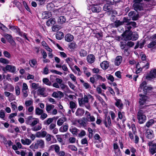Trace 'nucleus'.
<instances>
[{
    "label": "nucleus",
    "instance_id": "nucleus-49",
    "mask_svg": "<svg viewBox=\"0 0 156 156\" xmlns=\"http://www.w3.org/2000/svg\"><path fill=\"white\" fill-rule=\"evenodd\" d=\"M70 108L72 109L76 108V102L71 101L69 103Z\"/></svg>",
    "mask_w": 156,
    "mask_h": 156
},
{
    "label": "nucleus",
    "instance_id": "nucleus-1",
    "mask_svg": "<svg viewBox=\"0 0 156 156\" xmlns=\"http://www.w3.org/2000/svg\"><path fill=\"white\" fill-rule=\"evenodd\" d=\"M89 99H91V101H93L94 99L93 97L90 94L87 95H85L83 97L80 99H78L79 105L82 107H85L87 109L90 110V106L89 103Z\"/></svg>",
    "mask_w": 156,
    "mask_h": 156
},
{
    "label": "nucleus",
    "instance_id": "nucleus-32",
    "mask_svg": "<svg viewBox=\"0 0 156 156\" xmlns=\"http://www.w3.org/2000/svg\"><path fill=\"white\" fill-rule=\"evenodd\" d=\"M54 105H47L46 106V110L47 112L49 114L51 113V110L54 108Z\"/></svg>",
    "mask_w": 156,
    "mask_h": 156
},
{
    "label": "nucleus",
    "instance_id": "nucleus-38",
    "mask_svg": "<svg viewBox=\"0 0 156 156\" xmlns=\"http://www.w3.org/2000/svg\"><path fill=\"white\" fill-rule=\"evenodd\" d=\"M53 118H49L44 121V124L45 125L48 126L53 121Z\"/></svg>",
    "mask_w": 156,
    "mask_h": 156
},
{
    "label": "nucleus",
    "instance_id": "nucleus-39",
    "mask_svg": "<svg viewBox=\"0 0 156 156\" xmlns=\"http://www.w3.org/2000/svg\"><path fill=\"white\" fill-rule=\"evenodd\" d=\"M88 131L89 132V137L91 138L93 136V134L96 132V130L95 129H91L90 127L88 128Z\"/></svg>",
    "mask_w": 156,
    "mask_h": 156
},
{
    "label": "nucleus",
    "instance_id": "nucleus-6",
    "mask_svg": "<svg viewBox=\"0 0 156 156\" xmlns=\"http://www.w3.org/2000/svg\"><path fill=\"white\" fill-rule=\"evenodd\" d=\"M136 23L135 22H131L130 23H126L125 26V31H128V32L131 31L130 30L132 28L131 26L133 27H136Z\"/></svg>",
    "mask_w": 156,
    "mask_h": 156
},
{
    "label": "nucleus",
    "instance_id": "nucleus-13",
    "mask_svg": "<svg viewBox=\"0 0 156 156\" xmlns=\"http://www.w3.org/2000/svg\"><path fill=\"white\" fill-rule=\"evenodd\" d=\"M116 102L115 103V105L117 106L121 110L123 108V104L122 103V101L119 99H116Z\"/></svg>",
    "mask_w": 156,
    "mask_h": 156
},
{
    "label": "nucleus",
    "instance_id": "nucleus-27",
    "mask_svg": "<svg viewBox=\"0 0 156 156\" xmlns=\"http://www.w3.org/2000/svg\"><path fill=\"white\" fill-rule=\"evenodd\" d=\"M35 145H37L40 148H43L44 147V141L42 140H37V143Z\"/></svg>",
    "mask_w": 156,
    "mask_h": 156
},
{
    "label": "nucleus",
    "instance_id": "nucleus-20",
    "mask_svg": "<svg viewBox=\"0 0 156 156\" xmlns=\"http://www.w3.org/2000/svg\"><path fill=\"white\" fill-rule=\"evenodd\" d=\"M146 135L147 138L151 139L154 137L153 131L150 129H147L146 132Z\"/></svg>",
    "mask_w": 156,
    "mask_h": 156
},
{
    "label": "nucleus",
    "instance_id": "nucleus-52",
    "mask_svg": "<svg viewBox=\"0 0 156 156\" xmlns=\"http://www.w3.org/2000/svg\"><path fill=\"white\" fill-rule=\"evenodd\" d=\"M0 29L6 32L8 30V29L5 26L0 23Z\"/></svg>",
    "mask_w": 156,
    "mask_h": 156
},
{
    "label": "nucleus",
    "instance_id": "nucleus-46",
    "mask_svg": "<svg viewBox=\"0 0 156 156\" xmlns=\"http://www.w3.org/2000/svg\"><path fill=\"white\" fill-rule=\"evenodd\" d=\"M70 131L73 134L75 135H77L78 132V130L75 127H71V128L70 129Z\"/></svg>",
    "mask_w": 156,
    "mask_h": 156
},
{
    "label": "nucleus",
    "instance_id": "nucleus-60",
    "mask_svg": "<svg viewBox=\"0 0 156 156\" xmlns=\"http://www.w3.org/2000/svg\"><path fill=\"white\" fill-rule=\"evenodd\" d=\"M5 116V114L4 111L3 110L0 111V118L4 119Z\"/></svg>",
    "mask_w": 156,
    "mask_h": 156
},
{
    "label": "nucleus",
    "instance_id": "nucleus-58",
    "mask_svg": "<svg viewBox=\"0 0 156 156\" xmlns=\"http://www.w3.org/2000/svg\"><path fill=\"white\" fill-rule=\"evenodd\" d=\"M106 77L107 79L110 80L111 82H112L114 81V79L113 76L109 74L106 75Z\"/></svg>",
    "mask_w": 156,
    "mask_h": 156
},
{
    "label": "nucleus",
    "instance_id": "nucleus-14",
    "mask_svg": "<svg viewBox=\"0 0 156 156\" xmlns=\"http://www.w3.org/2000/svg\"><path fill=\"white\" fill-rule=\"evenodd\" d=\"M140 97L139 100L140 104L141 105H144L147 101V97L146 96L141 94H140Z\"/></svg>",
    "mask_w": 156,
    "mask_h": 156
},
{
    "label": "nucleus",
    "instance_id": "nucleus-45",
    "mask_svg": "<svg viewBox=\"0 0 156 156\" xmlns=\"http://www.w3.org/2000/svg\"><path fill=\"white\" fill-rule=\"evenodd\" d=\"M61 29V27L58 25H56L53 26L52 27V30L53 31L56 32Z\"/></svg>",
    "mask_w": 156,
    "mask_h": 156
},
{
    "label": "nucleus",
    "instance_id": "nucleus-64",
    "mask_svg": "<svg viewBox=\"0 0 156 156\" xmlns=\"http://www.w3.org/2000/svg\"><path fill=\"white\" fill-rule=\"evenodd\" d=\"M47 117L48 115L46 113H43L41 115L40 119L42 120H44L47 118Z\"/></svg>",
    "mask_w": 156,
    "mask_h": 156
},
{
    "label": "nucleus",
    "instance_id": "nucleus-17",
    "mask_svg": "<svg viewBox=\"0 0 156 156\" xmlns=\"http://www.w3.org/2000/svg\"><path fill=\"white\" fill-rule=\"evenodd\" d=\"M85 115L87 119L91 122H94L95 120V118L93 115H91L90 113L87 111H86Z\"/></svg>",
    "mask_w": 156,
    "mask_h": 156
},
{
    "label": "nucleus",
    "instance_id": "nucleus-10",
    "mask_svg": "<svg viewBox=\"0 0 156 156\" xmlns=\"http://www.w3.org/2000/svg\"><path fill=\"white\" fill-rule=\"evenodd\" d=\"M5 69V70L12 73L15 72L16 70V68L15 66L9 65H6Z\"/></svg>",
    "mask_w": 156,
    "mask_h": 156
},
{
    "label": "nucleus",
    "instance_id": "nucleus-7",
    "mask_svg": "<svg viewBox=\"0 0 156 156\" xmlns=\"http://www.w3.org/2000/svg\"><path fill=\"white\" fill-rule=\"evenodd\" d=\"M143 89V90L145 92H147L149 90H151L152 88L150 87H147L146 86V83L145 81H143L140 84L139 90L140 89Z\"/></svg>",
    "mask_w": 156,
    "mask_h": 156
},
{
    "label": "nucleus",
    "instance_id": "nucleus-11",
    "mask_svg": "<svg viewBox=\"0 0 156 156\" xmlns=\"http://www.w3.org/2000/svg\"><path fill=\"white\" fill-rule=\"evenodd\" d=\"M87 1L90 6L94 5L101 4V0H87Z\"/></svg>",
    "mask_w": 156,
    "mask_h": 156
},
{
    "label": "nucleus",
    "instance_id": "nucleus-50",
    "mask_svg": "<svg viewBox=\"0 0 156 156\" xmlns=\"http://www.w3.org/2000/svg\"><path fill=\"white\" fill-rule=\"evenodd\" d=\"M29 63L30 66L32 67H34L36 64L37 62L36 60L34 59L30 60Z\"/></svg>",
    "mask_w": 156,
    "mask_h": 156
},
{
    "label": "nucleus",
    "instance_id": "nucleus-62",
    "mask_svg": "<svg viewBox=\"0 0 156 156\" xmlns=\"http://www.w3.org/2000/svg\"><path fill=\"white\" fill-rule=\"evenodd\" d=\"M120 46L121 49H124L126 46V44L125 42H123L122 41H120Z\"/></svg>",
    "mask_w": 156,
    "mask_h": 156
},
{
    "label": "nucleus",
    "instance_id": "nucleus-8",
    "mask_svg": "<svg viewBox=\"0 0 156 156\" xmlns=\"http://www.w3.org/2000/svg\"><path fill=\"white\" fill-rule=\"evenodd\" d=\"M156 77V69L152 70L151 71L150 74L146 76V79L150 80Z\"/></svg>",
    "mask_w": 156,
    "mask_h": 156
},
{
    "label": "nucleus",
    "instance_id": "nucleus-30",
    "mask_svg": "<svg viewBox=\"0 0 156 156\" xmlns=\"http://www.w3.org/2000/svg\"><path fill=\"white\" fill-rule=\"evenodd\" d=\"M33 117L32 116H30L27 118H25V122L27 124H28L30 126L31 125L33 120Z\"/></svg>",
    "mask_w": 156,
    "mask_h": 156
},
{
    "label": "nucleus",
    "instance_id": "nucleus-61",
    "mask_svg": "<svg viewBox=\"0 0 156 156\" xmlns=\"http://www.w3.org/2000/svg\"><path fill=\"white\" fill-rule=\"evenodd\" d=\"M156 44L155 41H153L151 43L148 44L147 47L149 48H151L154 47Z\"/></svg>",
    "mask_w": 156,
    "mask_h": 156
},
{
    "label": "nucleus",
    "instance_id": "nucleus-47",
    "mask_svg": "<svg viewBox=\"0 0 156 156\" xmlns=\"http://www.w3.org/2000/svg\"><path fill=\"white\" fill-rule=\"evenodd\" d=\"M54 5L52 3H49L47 5V8L49 10H53Z\"/></svg>",
    "mask_w": 156,
    "mask_h": 156
},
{
    "label": "nucleus",
    "instance_id": "nucleus-26",
    "mask_svg": "<svg viewBox=\"0 0 156 156\" xmlns=\"http://www.w3.org/2000/svg\"><path fill=\"white\" fill-rule=\"evenodd\" d=\"M50 148L51 149L54 150L56 153H58L60 151V147L57 144L53 145L50 146Z\"/></svg>",
    "mask_w": 156,
    "mask_h": 156
},
{
    "label": "nucleus",
    "instance_id": "nucleus-12",
    "mask_svg": "<svg viewBox=\"0 0 156 156\" xmlns=\"http://www.w3.org/2000/svg\"><path fill=\"white\" fill-rule=\"evenodd\" d=\"M87 62L91 64L94 62L95 59V56L92 54L88 55L87 58Z\"/></svg>",
    "mask_w": 156,
    "mask_h": 156
},
{
    "label": "nucleus",
    "instance_id": "nucleus-35",
    "mask_svg": "<svg viewBox=\"0 0 156 156\" xmlns=\"http://www.w3.org/2000/svg\"><path fill=\"white\" fill-rule=\"evenodd\" d=\"M55 23V18H50L46 22V24L48 26H49L50 24H54Z\"/></svg>",
    "mask_w": 156,
    "mask_h": 156
},
{
    "label": "nucleus",
    "instance_id": "nucleus-5",
    "mask_svg": "<svg viewBox=\"0 0 156 156\" xmlns=\"http://www.w3.org/2000/svg\"><path fill=\"white\" fill-rule=\"evenodd\" d=\"M11 29L14 31V32L17 33L20 35L23 36V37L25 38L27 40H28L26 35L25 34L22 33L20 31V29L17 27H11Z\"/></svg>",
    "mask_w": 156,
    "mask_h": 156
},
{
    "label": "nucleus",
    "instance_id": "nucleus-36",
    "mask_svg": "<svg viewBox=\"0 0 156 156\" xmlns=\"http://www.w3.org/2000/svg\"><path fill=\"white\" fill-rule=\"evenodd\" d=\"M43 17L45 19H48L50 17L51 14L50 12H45L42 13Z\"/></svg>",
    "mask_w": 156,
    "mask_h": 156
},
{
    "label": "nucleus",
    "instance_id": "nucleus-29",
    "mask_svg": "<svg viewBox=\"0 0 156 156\" xmlns=\"http://www.w3.org/2000/svg\"><path fill=\"white\" fill-rule=\"evenodd\" d=\"M46 132L44 131H41V132H37L36 134L37 137H44L46 135Z\"/></svg>",
    "mask_w": 156,
    "mask_h": 156
},
{
    "label": "nucleus",
    "instance_id": "nucleus-3",
    "mask_svg": "<svg viewBox=\"0 0 156 156\" xmlns=\"http://www.w3.org/2000/svg\"><path fill=\"white\" fill-rule=\"evenodd\" d=\"M145 112L143 110H140L137 113V119L138 122L140 124L144 123L146 120V114Z\"/></svg>",
    "mask_w": 156,
    "mask_h": 156
},
{
    "label": "nucleus",
    "instance_id": "nucleus-21",
    "mask_svg": "<svg viewBox=\"0 0 156 156\" xmlns=\"http://www.w3.org/2000/svg\"><path fill=\"white\" fill-rule=\"evenodd\" d=\"M21 142L22 144L25 145H29L32 142V141L30 140L27 138L25 139H21Z\"/></svg>",
    "mask_w": 156,
    "mask_h": 156
},
{
    "label": "nucleus",
    "instance_id": "nucleus-53",
    "mask_svg": "<svg viewBox=\"0 0 156 156\" xmlns=\"http://www.w3.org/2000/svg\"><path fill=\"white\" fill-rule=\"evenodd\" d=\"M96 90L98 94H101V95L106 98V96L105 94L104 93H102V90L100 87H97L96 88Z\"/></svg>",
    "mask_w": 156,
    "mask_h": 156
},
{
    "label": "nucleus",
    "instance_id": "nucleus-28",
    "mask_svg": "<svg viewBox=\"0 0 156 156\" xmlns=\"http://www.w3.org/2000/svg\"><path fill=\"white\" fill-rule=\"evenodd\" d=\"M84 113V110L81 108H78L77 109L75 114L76 116H81L83 115Z\"/></svg>",
    "mask_w": 156,
    "mask_h": 156
},
{
    "label": "nucleus",
    "instance_id": "nucleus-22",
    "mask_svg": "<svg viewBox=\"0 0 156 156\" xmlns=\"http://www.w3.org/2000/svg\"><path fill=\"white\" fill-rule=\"evenodd\" d=\"M65 39L66 41L69 42L72 41L73 40L74 37L73 35L70 34H68L65 36Z\"/></svg>",
    "mask_w": 156,
    "mask_h": 156
},
{
    "label": "nucleus",
    "instance_id": "nucleus-41",
    "mask_svg": "<svg viewBox=\"0 0 156 156\" xmlns=\"http://www.w3.org/2000/svg\"><path fill=\"white\" fill-rule=\"evenodd\" d=\"M39 122V119L38 118H33L32 120V122L31 124V126H34L38 123Z\"/></svg>",
    "mask_w": 156,
    "mask_h": 156
},
{
    "label": "nucleus",
    "instance_id": "nucleus-59",
    "mask_svg": "<svg viewBox=\"0 0 156 156\" xmlns=\"http://www.w3.org/2000/svg\"><path fill=\"white\" fill-rule=\"evenodd\" d=\"M16 94V95L18 96L20 94V88L18 86L15 87Z\"/></svg>",
    "mask_w": 156,
    "mask_h": 156
},
{
    "label": "nucleus",
    "instance_id": "nucleus-42",
    "mask_svg": "<svg viewBox=\"0 0 156 156\" xmlns=\"http://www.w3.org/2000/svg\"><path fill=\"white\" fill-rule=\"evenodd\" d=\"M80 56L82 57H85L87 55V52L85 50L81 49L79 52Z\"/></svg>",
    "mask_w": 156,
    "mask_h": 156
},
{
    "label": "nucleus",
    "instance_id": "nucleus-25",
    "mask_svg": "<svg viewBox=\"0 0 156 156\" xmlns=\"http://www.w3.org/2000/svg\"><path fill=\"white\" fill-rule=\"evenodd\" d=\"M66 120V119L65 117H61L57 120V124L59 126H61Z\"/></svg>",
    "mask_w": 156,
    "mask_h": 156
},
{
    "label": "nucleus",
    "instance_id": "nucleus-63",
    "mask_svg": "<svg viewBox=\"0 0 156 156\" xmlns=\"http://www.w3.org/2000/svg\"><path fill=\"white\" fill-rule=\"evenodd\" d=\"M49 73V70L48 66H46L43 69V73L45 75L48 74Z\"/></svg>",
    "mask_w": 156,
    "mask_h": 156
},
{
    "label": "nucleus",
    "instance_id": "nucleus-54",
    "mask_svg": "<svg viewBox=\"0 0 156 156\" xmlns=\"http://www.w3.org/2000/svg\"><path fill=\"white\" fill-rule=\"evenodd\" d=\"M68 76L74 82H76V77L73 74L70 73L69 74Z\"/></svg>",
    "mask_w": 156,
    "mask_h": 156
},
{
    "label": "nucleus",
    "instance_id": "nucleus-16",
    "mask_svg": "<svg viewBox=\"0 0 156 156\" xmlns=\"http://www.w3.org/2000/svg\"><path fill=\"white\" fill-rule=\"evenodd\" d=\"M52 96L55 98H61L63 96V94L61 91H58L54 92L52 94Z\"/></svg>",
    "mask_w": 156,
    "mask_h": 156
},
{
    "label": "nucleus",
    "instance_id": "nucleus-18",
    "mask_svg": "<svg viewBox=\"0 0 156 156\" xmlns=\"http://www.w3.org/2000/svg\"><path fill=\"white\" fill-rule=\"evenodd\" d=\"M101 67L104 70L107 69L109 66V63L107 61H105L100 64Z\"/></svg>",
    "mask_w": 156,
    "mask_h": 156
},
{
    "label": "nucleus",
    "instance_id": "nucleus-2",
    "mask_svg": "<svg viewBox=\"0 0 156 156\" xmlns=\"http://www.w3.org/2000/svg\"><path fill=\"white\" fill-rule=\"evenodd\" d=\"M122 35L126 41L130 40L135 41L138 38V35L136 32H128V31H125Z\"/></svg>",
    "mask_w": 156,
    "mask_h": 156
},
{
    "label": "nucleus",
    "instance_id": "nucleus-24",
    "mask_svg": "<svg viewBox=\"0 0 156 156\" xmlns=\"http://www.w3.org/2000/svg\"><path fill=\"white\" fill-rule=\"evenodd\" d=\"M106 127L110 126H111V120L110 116H108L107 119H105L103 121Z\"/></svg>",
    "mask_w": 156,
    "mask_h": 156
},
{
    "label": "nucleus",
    "instance_id": "nucleus-4",
    "mask_svg": "<svg viewBox=\"0 0 156 156\" xmlns=\"http://www.w3.org/2000/svg\"><path fill=\"white\" fill-rule=\"evenodd\" d=\"M149 63L146 61H142L137 64L136 65L137 68L140 67L145 70L148 69L149 67Z\"/></svg>",
    "mask_w": 156,
    "mask_h": 156
},
{
    "label": "nucleus",
    "instance_id": "nucleus-37",
    "mask_svg": "<svg viewBox=\"0 0 156 156\" xmlns=\"http://www.w3.org/2000/svg\"><path fill=\"white\" fill-rule=\"evenodd\" d=\"M42 81L43 83L47 85L51 86V82L47 78H43Z\"/></svg>",
    "mask_w": 156,
    "mask_h": 156
},
{
    "label": "nucleus",
    "instance_id": "nucleus-48",
    "mask_svg": "<svg viewBox=\"0 0 156 156\" xmlns=\"http://www.w3.org/2000/svg\"><path fill=\"white\" fill-rule=\"evenodd\" d=\"M118 117L120 119L125 118V113L124 112H119L118 113Z\"/></svg>",
    "mask_w": 156,
    "mask_h": 156
},
{
    "label": "nucleus",
    "instance_id": "nucleus-44",
    "mask_svg": "<svg viewBox=\"0 0 156 156\" xmlns=\"http://www.w3.org/2000/svg\"><path fill=\"white\" fill-rule=\"evenodd\" d=\"M33 104V101L32 100L26 101L25 102V105L26 108L31 106Z\"/></svg>",
    "mask_w": 156,
    "mask_h": 156
},
{
    "label": "nucleus",
    "instance_id": "nucleus-31",
    "mask_svg": "<svg viewBox=\"0 0 156 156\" xmlns=\"http://www.w3.org/2000/svg\"><path fill=\"white\" fill-rule=\"evenodd\" d=\"M63 37V34L62 32H58L56 34V38L58 40H61Z\"/></svg>",
    "mask_w": 156,
    "mask_h": 156
},
{
    "label": "nucleus",
    "instance_id": "nucleus-55",
    "mask_svg": "<svg viewBox=\"0 0 156 156\" xmlns=\"http://www.w3.org/2000/svg\"><path fill=\"white\" fill-rule=\"evenodd\" d=\"M3 54L4 56L8 58H10L11 57V55L9 52L7 51L3 52Z\"/></svg>",
    "mask_w": 156,
    "mask_h": 156
},
{
    "label": "nucleus",
    "instance_id": "nucleus-43",
    "mask_svg": "<svg viewBox=\"0 0 156 156\" xmlns=\"http://www.w3.org/2000/svg\"><path fill=\"white\" fill-rule=\"evenodd\" d=\"M156 121H155L153 119H150L146 123V125L147 127L151 126Z\"/></svg>",
    "mask_w": 156,
    "mask_h": 156
},
{
    "label": "nucleus",
    "instance_id": "nucleus-57",
    "mask_svg": "<svg viewBox=\"0 0 156 156\" xmlns=\"http://www.w3.org/2000/svg\"><path fill=\"white\" fill-rule=\"evenodd\" d=\"M46 0H36L37 3L39 5H43L45 4Z\"/></svg>",
    "mask_w": 156,
    "mask_h": 156
},
{
    "label": "nucleus",
    "instance_id": "nucleus-40",
    "mask_svg": "<svg viewBox=\"0 0 156 156\" xmlns=\"http://www.w3.org/2000/svg\"><path fill=\"white\" fill-rule=\"evenodd\" d=\"M35 111L36 114L38 115H41L44 112L43 110L40 109L39 108H36Z\"/></svg>",
    "mask_w": 156,
    "mask_h": 156
},
{
    "label": "nucleus",
    "instance_id": "nucleus-34",
    "mask_svg": "<svg viewBox=\"0 0 156 156\" xmlns=\"http://www.w3.org/2000/svg\"><path fill=\"white\" fill-rule=\"evenodd\" d=\"M66 21L65 17L64 16H60L58 20V22L60 24H63Z\"/></svg>",
    "mask_w": 156,
    "mask_h": 156
},
{
    "label": "nucleus",
    "instance_id": "nucleus-9",
    "mask_svg": "<svg viewBox=\"0 0 156 156\" xmlns=\"http://www.w3.org/2000/svg\"><path fill=\"white\" fill-rule=\"evenodd\" d=\"M100 4H95L90 6L91 9L93 12H99L101 10V8L99 6Z\"/></svg>",
    "mask_w": 156,
    "mask_h": 156
},
{
    "label": "nucleus",
    "instance_id": "nucleus-51",
    "mask_svg": "<svg viewBox=\"0 0 156 156\" xmlns=\"http://www.w3.org/2000/svg\"><path fill=\"white\" fill-rule=\"evenodd\" d=\"M0 62L3 64H7L9 63V61L5 58H0Z\"/></svg>",
    "mask_w": 156,
    "mask_h": 156
},
{
    "label": "nucleus",
    "instance_id": "nucleus-23",
    "mask_svg": "<svg viewBox=\"0 0 156 156\" xmlns=\"http://www.w3.org/2000/svg\"><path fill=\"white\" fill-rule=\"evenodd\" d=\"M122 57L121 56H117L115 61V65L116 66H119L122 62Z\"/></svg>",
    "mask_w": 156,
    "mask_h": 156
},
{
    "label": "nucleus",
    "instance_id": "nucleus-15",
    "mask_svg": "<svg viewBox=\"0 0 156 156\" xmlns=\"http://www.w3.org/2000/svg\"><path fill=\"white\" fill-rule=\"evenodd\" d=\"M4 36L11 44L14 45L15 44V42L11 35L6 34L4 35Z\"/></svg>",
    "mask_w": 156,
    "mask_h": 156
},
{
    "label": "nucleus",
    "instance_id": "nucleus-56",
    "mask_svg": "<svg viewBox=\"0 0 156 156\" xmlns=\"http://www.w3.org/2000/svg\"><path fill=\"white\" fill-rule=\"evenodd\" d=\"M123 24V22L119 20H117L114 23V25L116 27H118L119 26L122 25Z\"/></svg>",
    "mask_w": 156,
    "mask_h": 156
},
{
    "label": "nucleus",
    "instance_id": "nucleus-33",
    "mask_svg": "<svg viewBox=\"0 0 156 156\" xmlns=\"http://www.w3.org/2000/svg\"><path fill=\"white\" fill-rule=\"evenodd\" d=\"M94 77L97 80H99L101 81L104 82L106 80L105 78L98 74L95 75Z\"/></svg>",
    "mask_w": 156,
    "mask_h": 156
},
{
    "label": "nucleus",
    "instance_id": "nucleus-19",
    "mask_svg": "<svg viewBox=\"0 0 156 156\" xmlns=\"http://www.w3.org/2000/svg\"><path fill=\"white\" fill-rule=\"evenodd\" d=\"M112 9V5L108 3L105 4L103 7V10L105 11L110 12Z\"/></svg>",
    "mask_w": 156,
    "mask_h": 156
}]
</instances>
